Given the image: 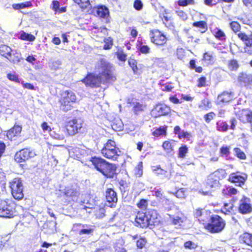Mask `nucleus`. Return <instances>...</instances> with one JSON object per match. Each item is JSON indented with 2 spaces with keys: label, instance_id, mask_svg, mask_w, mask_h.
<instances>
[{
  "label": "nucleus",
  "instance_id": "2",
  "mask_svg": "<svg viewBox=\"0 0 252 252\" xmlns=\"http://www.w3.org/2000/svg\"><path fill=\"white\" fill-rule=\"evenodd\" d=\"M120 151L116 146L115 142L109 140L101 150L102 155L106 158L115 160L119 156Z\"/></svg>",
  "mask_w": 252,
  "mask_h": 252
},
{
  "label": "nucleus",
  "instance_id": "7",
  "mask_svg": "<svg viewBox=\"0 0 252 252\" xmlns=\"http://www.w3.org/2000/svg\"><path fill=\"white\" fill-rule=\"evenodd\" d=\"M225 173L224 170L220 169L211 174L207 179V188L212 189L218 187L219 180L224 177Z\"/></svg>",
  "mask_w": 252,
  "mask_h": 252
},
{
  "label": "nucleus",
  "instance_id": "36",
  "mask_svg": "<svg viewBox=\"0 0 252 252\" xmlns=\"http://www.w3.org/2000/svg\"><path fill=\"white\" fill-rule=\"evenodd\" d=\"M20 38L23 40L32 41L34 40L35 37L34 35L25 32H23L20 35Z\"/></svg>",
  "mask_w": 252,
  "mask_h": 252
},
{
  "label": "nucleus",
  "instance_id": "16",
  "mask_svg": "<svg viewBox=\"0 0 252 252\" xmlns=\"http://www.w3.org/2000/svg\"><path fill=\"white\" fill-rule=\"evenodd\" d=\"M148 216L147 214L144 213H138L135 218V222L140 227H146L149 226V222L148 221Z\"/></svg>",
  "mask_w": 252,
  "mask_h": 252
},
{
  "label": "nucleus",
  "instance_id": "14",
  "mask_svg": "<svg viewBox=\"0 0 252 252\" xmlns=\"http://www.w3.org/2000/svg\"><path fill=\"white\" fill-rule=\"evenodd\" d=\"M234 97L232 92H224L219 95L217 99V103L220 105L225 104L231 101Z\"/></svg>",
  "mask_w": 252,
  "mask_h": 252
},
{
  "label": "nucleus",
  "instance_id": "25",
  "mask_svg": "<svg viewBox=\"0 0 252 252\" xmlns=\"http://www.w3.org/2000/svg\"><path fill=\"white\" fill-rule=\"evenodd\" d=\"M238 37L245 42L247 46H252V33L247 35L244 32H240L238 34Z\"/></svg>",
  "mask_w": 252,
  "mask_h": 252
},
{
  "label": "nucleus",
  "instance_id": "62",
  "mask_svg": "<svg viewBox=\"0 0 252 252\" xmlns=\"http://www.w3.org/2000/svg\"><path fill=\"white\" fill-rule=\"evenodd\" d=\"M147 243V241L144 238H140L137 240L136 243L137 247L139 249H142Z\"/></svg>",
  "mask_w": 252,
  "mask_h": 252
},
{
  "label": "nucleus",
  "instance_id": "46",
  "mask_svg": "<svg viewBox=\"0 0 252 252\" xmlns=\"http://www.w3.org/2000/svg\"><path fill=\"white\" fill-rule=\"evenodd\" d=\"M214 34L216 37L219 39H223L225 38V34L224 32L220 29H217L216 31L214 32Z\"/></svg>",
  "mask_w": 252,
  "mask_h": 252
},
{
  "label": "nucleus",
  "instance_id": "1",
  "mask_svg": "<svg viewBox=\"0 0 252 252\" xmlns=\"http://www.w3.org/2000/svg\"><path fill=\"white\" fill-rule=\"evenodd\" d=\"M98 71L100 76L92 74L88 75L82 81L87 86L98 87L101 83L114 81L116 78L111 73L112 66L105 60H101L97 65Z\"/></svg>",
  "mask_w": 252,
  "mask_h": 252
},
{
  "label": "nucleus",
  "instance_id": "38",
  "mask_svg": "<svg viewBox=\"0 0 252 252\" xmlns=\"http://www.w3.org/2000/svg\"><path fill=\"white\" fill-rule=\"evenodd\" d=\"M193 26L200 28L201 29V32H204L207 29V24L204 21H199L195 22L193 24Z\"/></svg>",
  "mask_w": 252,
  "mask_h": 252
},
{
  "label": "nucleus",
  "instance_id": "51",
  "mask_svg": "<svg viewBox=\"0 0 252 252\" xmlns=\"http://www.w3.org/2000/svg\"><path fill=\"white\" fill-rule=\"evenodd\" d=\"M197 244L191 241H188L185 243L184 247L186 249H188L189 250H194L197 247Z\"/></svg>",
  "mask_w": 252,
  "mask_h": 252
},
{
  "label": "nucleus",
  "instance_id": "53",
  "mask_svg": "<svg viewBox=\"0 0 252 252\" xmlns=\"http://www.w3.org/2000/svg\"><path fill=\"white\" fill-rule=\"evenodd\" d=\"M175 195L177 198H185L186 197L185 190L184 189H180L175 192Z\"/></svg>",
  "mask_w": 252,
  "mask_h": 252
},
{
  "label": "nucleus",
  "instance_id": "54",
  "mask_svg": "<svg viewBox=\"0 0 252 252\" xmlns=\"http://www.w3.org/2000/svg\"><path fill=\"white\" fill-rule=\"evenodd\" d=\"M229 68L232 70H236L238 67V64L236 60L230 61L228 63Z\"/></svg>",
  "mask_w": 252,
  "mask_h": 252
},
{
  "label": "nucleus",
  "instance_id": "6",
  "mask_svg": "<svg viewBox=\"0 0 252 252\" xmlns=\"http://www.w3.org/2000/svg\"><path fill=\"white\" fill-rule=\"evenodd\" d=\"M225 223L222 218L218 216L211 218V222L207 224L206 228L211 233H218L221 231Z\"/></svg>",
  "mask_w": 252,
  "mask_h": 252
},
{
  "label": "nucleus",
  "instance_id": "47",
  "mask_svg": "<svg viewBox=\"0 0 252 252\" xmlns=\"http://www.w3.org/2000/svg\"><path fill=\"white\" fill-rule=\"evenodd\" d=\"M199 107L202 109H207L211 107V103L208 99H204L202 100L201 103L199 105Z\"/></svg>",
  "mask_w": 252,
  "mask_h": 252
},
{
  "label": "nucleus",
  "instance_id": "34",
  "mask_svg": "<svg viewBox=\"0 0 252 252\" xmlns=\"http://www.w3.org/2000/svg\"><path fill=\"white\" fill-rule=\"evenodd\" d=\"M153 134L156 137L165 136L166 135V129L164 127H160L154 130Z\"/></svg>",
  "mask_w": 252,
  "mask_h": 252
},
{
  "label": "nucleus",
  "instance_id": "19",
  "mask_svg": "<svg viewBox=\"0 0 252 252\" xmlns=\"http://www.w3.org/2000/svg\"><path fill=\"white\" fill-rule=\"evenodd\" d=\"M116 166L114 164L107 162L102 173L108 178H113L116 174Z\"/></svg>",
  "mask_w": 252,
  "mask_h": 252
},
{
  "label": "nucleus",
  "instance_id": "63",
  "mask_svg": "<svg viewBox=\"0 0 252 252\" xmlns=\"http://www.w3.org/2000/svg\"><path fill=\"white\" fill-rule=\"evenodd\" d=\"M169 12L168 10H164V13H163L161 16L162 20L164 23L168 22L170 19V17L169 16Z\"/></svg>",
  "mask_w": 252,
  "mask_h": 252
},
{
  "label": "nucleus",
  "instance_id": "49",
  "mask_svg": "<svg viewBox=\"0 0 252 252\" xmlns=\"http://www.w3.org/2000/svg\"><path fill=\"white\" fill-rule=\"evenodd\" d=\"M118 59L123 62H125L126 59V55L121 49H119L116 52Z\"/></svg>",
  "mask_w": 252,
  "mask_h": 252
},
{
  "label": "nucleus",
  "instance_id": "42",
  "mask_svg": "<svg viewBox=\"0 0 252 252\" xmlns=\"http://www.w3.org/2000/svg\"><path fill=\"white\" fill-rule=\"evenodd\" d=\"M50 135L54 139L59 140H63L64 138V135L61 132V131H59L58 133L56 131H51L50 133Z\"/></svg>",
  "mask_w": 252,
  "mask_h": 252
},
{
  "label": "nucleus",
  "instance_id": "21",
  "mask_svg": "<svg viewBox=\"0 0 252 252\" xmlns=\"http://www.w3.org/2000/svg\"><path fill=\"white\" fill-rule=\"evenodd\" d=\"M22 131V127L19 126H14L7 132V137L9 139L13 140L14 137L19 136Z\"/></svg>",
  "mask_w": 252,
  "mask_h": 252
},
{
  "label": "nucleus",
  "instance_id": "56",
  "mask_svg": "<svg viewBox=\"0 0 252 252\" xmlns=\"http://www.w3.org/2000/svg\"><path fill=\"white\" fill-rule=\"evenodd\" d=\"M231 29L234 32H238L240 29V25L237 22H232L230 24Z\"/></svg>",
  "mask_w": 252,
  "mask_h": 252
},
{
  "label": "nucleus",
  "instance_id": "39",
  "mask_svg": "<svg viewBox=\"0 0 252 252\" xmlns=\"http://www.w3.org/2000/svg\"><path fill=\"white\" fill-rule=\"evenodd\" d=\"M233 210V204L231 203L224 204L222 212L225 214L231 213Z\"/></svg>",
  "mask_w": 252,
  "mask_h": 252
},
{
  "label": "nucleus",
  "instance_id": "15",
  "mask_svg": "<svg viewBox=\"0 0 252 252\" xmlns=\"http://www.w3.org/2000/svg\"><path fill=\"white\" fill-rule=\"evenodd\" d=\"M238 118L243 123L252 122V111L250 109H243L239 111Z\"/></svg>",
  "mask_w": 252,
  "mask_h": 252
},
{
  "label": "nucleus",
  "instance_id": "5",
  "mask_svg": "<svg viewBox=\"0 0 252 252\" xmlns=\"http://www.w3.org/2000/svg\"><path fill=\"white\" fill-rule=\"evenodd\" d=\"M13 197L17 200H21L24 197L23 187L22 181L19 178H14L9 183Z\"/></svg>",
  "mask_w": 252,
  "mask_h": 252
},
{
  "label": "nucleus",
  "instance_id": "64",
  "mask_svg": "<svg viewBox=\"0 0 252 252\" xmlns=\"http://www.w3.org/2000/svg\"><path fill=\"white\" fill-rule=\"evenodd\" d=\"M139 50L143 54H147L150 52V48L145 45L141 44Z\"/></svg>",
  "mask_w": 252,
  "mask_h": 252
},
{
  "label": "nucleus",
  "instance_id": "40",
  "mask_svg": "<svg viewBox=\"0 0 252 252\" xmlns=\"http://www.w3.org/2000/svg\"><path fill=\"white\" fill-rule=\"evenodd\" d=\"M112 127L115 131H120L123 128V124L121 120L116 121L113 123Z\"/></svg>",
  "mask_w": 252,
  "mask_h": 252
},
{
  "label": "nucleus",
  "instance_id": "43",
  "mask_svg": "<svg viewBox=\"0 0 252 252\" xmlns=\"http://www.w3.org/2000/svg\"><path fill=\"white\" fill-rule=\"evenodd\" d=\"M188 152V148L186 146H183L179 148L178 157L180 158H184Z\"/></svg>",
  "mask_w": 252,
  "mask_h": 252
},
{
  "label": "nucleus",
  "instance_id": "26",
  "mask_svg": "<svg viewBox=\"0 0 252 252\" xmlns=\"http://www.w3.org/2000/svg\"><path fill=\"white\" fill-rule=\"evenodd\" d=\"M239 80L246 86L252 85V75L242 73L239 76Z\"/></svg>",
  "mask_w": 252,
  "mask_h": 252
},
{
  "label": "nucleus",
  "instance_id": "20",
  "mask_svg": "<svg viewBox=\"0 0 252 252\" xmlns=\"http://www.w3.org/2000/svg\"><path fill=\"white\" fill-rule=\"evenodd\" d=\"M147 216H148V221L149 222V225H155L159 222V219L156 211H149L147 213Z\"/></svg>",
  "mask_w": 252,
  "mask_h": 252
},
{
  "label": "nucleus",
  "instance_id": "8",
  "mask_svg": "<svg viewBox=\"0 0 252 252\" xmlns=\"http://www.w3.org/2000/svg\"><path fill=\"white\" fill-rule=\"evenodd\" d=\"M150 37L151 42L158 45H163L167 41L165 35L158 30L151 31Z\"/></svg>",
  "mask_w": 252,
  "mask_h": 252
},
{
  "label": "nucleus",
  "instance_id": "9",
  "mask_svg": "<svg viewBox=\"0 0 252 252\" xmlns=\"http://www.w3.org/2000/svg\"><path fill=\"white\" fill-rule=\"evenodd\" d=\"M35 156L36 154L34 151L25 149L16 153L15 155V160L17 162L20 163L33 158Z\"/></svg>",
  "mask_w": 252,
  "mask_h": 252
},
{
  "label": "nucleus",
  "instance_id": "32",
  "mask_svg": "<svg viewBox=\"0 0 252 252\" xmlns=\"http://www.w3.org/2000/svg\"><path fill=\"white\" fill-rule=\"evenodd\" d=\"M12 50L9 47L5 45L0 46V54L6 58L10 55Z\"/></svg>",
  "mask_w": 252,
  "mask_h": 252
},
{
  "label": "nucleus",
  "instance_id": "33",
  "mask_svg": "<svg viewBox=\"0 0 252 252\" xmlns=\"http://www.w3.org/2000/svg\"><path fill=\"white\" fill-rule=\"evenodd\" d=\"M32 6V3L30 1H26L21 3H15L12 4V7L15 10H19Z\"/></svg>",
  "mask_w": 252,
  "mask_h": 252
},
{
  "label": "nucleus",
  "instance_id": "24",
  "mask_svg": "<svg viewBox=\"0 0 252 252\" xmlns=\"http://www.w3.org/2000/svg\"><path fill=\"white\" fill-rule=\"evenodd\" d=\"M106 199L109 203H116L117 197L115 191L112 189H108L106 192Z\"/></svg>",
  "mask_w": 252,
  "mask_h": 252
},
{
  "label": "nucleus",
  "instance_id": "48",
  "mask_svg": "<svg viewBox=\"0 0 252 252\" xmlns=\"http://www.w3.org/2000/svg\"><path fill=\"white\" fill-rule=\"evenodd\" d=\"M154 64L155 65L163 67L165 64L164 58H156L154 59Z\"/></svg>",
  "mask_w": 252,
  "mask_h": 252
},
{
  "label": "nucleus",
  "instance_id": "35",
  "mask_svg": "<svg viewBox=\"0 0 252 252\" xmlns=\"http://www.w3.org/2000/svg\"><path fill=\"white\" fill-rule=\"evenodd\" d=\"M172 143H174V141L172 142L169 141H166L163 142L162 144V148L166 151V153H169L173 150Z\"/></svg>",
  "mask_w": 252,
  "mask_h": 252
},
{
  "label": "nucleus",
  "instance_id": "61",
  "mask_svg": "<svg viewBox=\"0 0 252 252\" xmlns=\"http://www.w3.org/2000/svg\"><path fill=\"white\" fill-rule=\"evenodd\" d=\"M134 8L137 10H141L143 7V3L141 0H135L133 3Z\"/></svg>",
  "mask_w": 252,
  "mask_h": 252
},
{
  "label": "nucleus",
  "instance_id": "23",
  "mask_svg": "<svg viewBox=\"0 0 252 252\" xmlns=\"http://www.w3.org/2000/svg\"><path fill=\"white\" fill-rule=\"evenodd\" d=\"M6 58L14 63H18L21 59V55L17 50H12Z\"/></svg>",
  "mask_w": 252,
  "mask_h": 252
},
{
  "label": "nucleus",
  "instance_id": "41",
  "mask_svg": "<svg viewBox=\"0 0 252 252\" xmlns=\"http://www.w3.org/2000/svg\"><path fill=\"white\" fill-rule=\"evenodd\" d=\"M235 156L240 159H245L246 156L245 154L239 148H235L234 149Z\"/></svg>",
  "mask_w": 252,
  "mask_h": 252
},
{
  "label": "nucleus",
  "instance_id": "27",
  "mask_svg": "<svg viewBox=\"0 0 252 252\" xmlns=\"http://www.w3.org/2000/svg\"><path fill=\"white\" fill-rule=\"evenodd\" d=\"M96 13L100 17L106 18L109 15V11L107 7L104 5H100L97 7Z\"/></svg>",
  "mask_w": 252,
  "mask_h": 252
},
{
  "label": "nucleus",
  "instance_id": "11",
  "mask_svg": "<svg viewBox=\"0 0 252 252\" xmlns=\"http://www.w3.org/2000/svg\"><path fill=\"white\" fill-rule=\"evenodd\" d=\"M247 179V175L244 173H231L228 178V181L235 184L236 186H241L243 185Z\"/></svg>",
  "mask_w": 252,
  "mask_h": 252
},
{
  "label": "nucleus",
  "instance_id": "52",
  "mask_svg": "<svg viewBox=\"0 0 252 252\" xmlns=\"http://www.w3.org/2000/svg\"><path fill=\"white\" fill-rule=\"evenodd\" d=\"M128 64L132 68L133 72L136 73L138 70L136 61L132 59H130L128 60Z\"/></svg>",
  "mask_w": 252,
  "mask_h": 252
},
{
  "label": "nucleus",
  "instance_id": "18",
  "mask_svg": "<svg viewBox=\"0 0 252 252\" xmlns=\"http://www.w3.org/2000/svg\"><path fill=\"white\" fill-rule=\"evenodd\" d=\"M239 211L242 214H247L251 212L252 206L250 203V200L248 198H244L240 200Z\"/></svg>",
  "mask_w": 252,
  "mask_h": 252
},
{
  "label": "nucleus",
  "instance_id": "28",
  "mask_svg": "<svg viewBox=\"0 0 252 252\" xmlns=\"http://www.w3.org/2000/svg\"><path fill=\"white\" fill-rule=\"evenodd\" d=\"M152 170L157 175H162L165 179H169L170 176L167 171L161 169L159 166H155L152 167Z\"/></svg>",
  "mask_w": 252,
  "mask_h": 252
},
{
  "label": "nucleus",
  "instance_id": "12",
  "mask_svg": "<svg viewBox=\"0 0 252 252\" xmlns=\"http://www.w3.org/2000/svg\"><path fill=\"white\" fill-rule=\"evenodd\" d=\"M82 127V123L76 119L68 122L66 126V131L69 135L76 134Z\"/></svg>",
  "mask_w": 252,
  "mask_h": 252
},
{
  "label": "nucleus",
  "instance_id": "30",
  "mask_svg": "<svg viewBox=\"0 0 252 252\" xmlns=\"http://www.w3.org/2000/svg\"><path fill=\"white\" fill-rule=\"evenodd\" d=\"M213 53L209 51L204 54L203 61L207 64H211L213 63Z\"/></svg>",
  "mask_w": 252,
  "mask_h": 252
},
{
  "label": "nucleus",
  "instance_id": "3",
  "mask_svg": "<svg viewBox=\"0 0 252 252\" xmlns=\"http://www.w3.org/2000/svg\"><path fill=\"white\" fill-rule=\"evenodd\" d=\"M15 204L10 201H0V217L11 218L16 216Z\"/></svg>",
  "mask_w": 252,
  "mask_h": 252
},
{
  "label": "nucleus",
  "instance_id": "10",
  "mask_svg": "<svg viewBox=\"0 0 252 252\" xmlns=\"http://www.w3.org/2000/svg\"><path fill=\"white\" fill-rule=\"evenodd\" d=\"M170 112V108L167 105L159 103L157 104L151 111V115L155 118L168 115Z\"/></svg>",
  "mask_w": 252,
  "mask_h": 252
},
{
  "label": "nucleus",
  "instance_id": "13",
  "mask_svg": "<svg viewBox=\"0 0 252 252\" xmlns=\"http://www.w3.org/2000/svg\"><path fill=\"white\" fill-rule=\"evenodd\" d=\"M168 220L177 227H181L186 220L187 218L182 213H177L175 215H168Z\"/></svg>",
  "mask_w": 252,
  "mask_h": 252
},
{
  "label": "nucleus",
  "instance_id": "17",
  "mask_svg": "<svg viewBox=\"0 0 252 252\" xmlns=\"http://www.w3.org/2000/svg\"><path fill=\"white\" fill-rule=\"evenodd\" d=\"M90 161L94 166V168L101 173L102 172V170L105 166H106V164L107 163L104 159L96 157L92 158Z\"/></svg>",
  "mask_w": 252,
  "mask_h": 252
},
{
  "label": "nucleus",
  "instance_id": "59",
  "mask_svg": "<svg viewBox=\"0 0 252 252\" xmlns=\"http://www.w3.org/2000/svg\"><path fill=\"white\" fill-rule=\"evenodd\" d=\"M230 147L227 146H223L220 149V153L222 156H228L229 154Z\"/></svg>",
  "mask_w": 252,
  "mask_h": 252
},
{
  "label": "nucleus",
  "instance_id": "37",
  "mask_svg": "<svg viewBox=\"0 0 252 252\" xmlns=\"http://www.w3.org/2000/svg\"><path fill=\"white\" fill-rule=\"evenodd\" d=\"M81 8H87L90 5L89 0H73Z\"/></svg>",
  "mask_w": 252,
  "mask_h": 252
},
{
  "label": "nucleus",
  "instance_id": "58",
  "mask_svg": "<svg viewBox=\"0 0 252 252\" xmlns=\"http://www.w3.org/2000/svg\"><path fill=\"white\" fill-rule=\"evenodd\" d=\"M194 3L193 0H179L178 4L180 6H187L189 4H192Z\"/></svg>",
  "mask_w": 252,
  "mask_h": 252
},
{
  "label": "nucleus",
  "instance_id": "29",
  "mask_svg": "<svg viewBox=\"0 0 252 252\" xmlns=\"http://www.w3.org/2000/svg\"><path fill=\"white\" fill-rule=\"evenodd\" d=\"M240 241L247 245L252 247V235L248 233H245L242 234L240 238Z\"/></svg>",
  "mask_w": 252,
  "mask_h": 252
},
{
  "label": "nucleus",
  "instance_id": "22",
  "mask_svg": "<svg viewBox=\"0 0 252 252\" xmlns=\"http://www.w3.org/2000/svg\"><path fill=\"white\" fill-rule=\"evenodd\" d=\"M63 193L67 197H77L79 195L77 188L73 186L66 187L64 189Z\"/></svg>",
  "mask_w": 252,
  "mask_h": 252
},
{
  "label": "nucleus",
  "instance_id": "60",
  "mask_svg": "<svg viewBox=\"0 0 252 252\" xmlns=\"http://www.w3.org/2000/svg\"><path fill=\"white\" fill-rule=\"evenodd\" d=\"M191 136L190 133L187 131H182L178 133V137L180 139L187 138L189 140Z\"/></svg>",
  "mask_w": 252,
  "mask_h": 252
},
{
  "label": "nucleus",
  "instance_id": "44",
  "mask_svg": "<svg viewBox=\"0 0 252 252\" xmlns=\"http://www.w3.org/2000/svg\"><path fill=\"white\" fill-rule=\"evenodd\" d=\"M104 45L103 47V49L105 50L110 49L113 45V39L111 37H109L107 38H105L104 39Z\"/></svg>",
  "mask_w": 252,
  "mask_h": 252
},
{
  "label": "nucleus",
  "instance_id": "50",
  "mask_svg": "<svg viewBox=\"0 0 252 252\" xmlns=\"http://www.w3.org/2000/svg\"><path fill=\"white\" fill-rule=\"evenodd\" d=\"M142 162H140L135 169V174L137 177H141L143 174Z\"/></svg>",
  "mask_w": 252,
  "mask_h": 252
},
{
  "label": "nucleus",
  "instance_id": "31",
  "mask_svg": "<svg viewBox=\"0 0 252 252\" xmlns=\"http://www.w3.org/2000/svg\"><path fill=\"white\" fill-rule=\"evenodd\" d=\"M133 109L135 114H138L143 111L146 108V105L140 102H134L133 103Z\"/></svg>",
  "mask_w": 252,
  "mask_h": 252
},
{
  "label": "nucleus",
  "instance_id": "55",
  "mask_svg": "<svg viewBox=\"0 0 252 252\" xmlns=\"http://www.w3.org/2000/svg\"><path fill=\"white\" fill-rule=\"evenodd\" d=\"M218 130L220 131H226L228 129V125L225 123L218 124Z\"/></svg>",
  "mask_w": 252,
  "mask_h": 252
},
{
  "label": "nucleus",
  "instance_id": "57",
  "mask_svg": "<svg viewBox=\"0 0 252 252\" xmlns=\"http://www.w3.org/2000/svg\"><path fill=\"white\" fill-rule=\"evenodd\" d=\"M147 200L144 199L140 200V202L138 203H137L138 207L143 210L147 208Z\"/></svg>",
  "mask_w": 252,
  "mask_h": 252
},
{
  "label": "nucleus",
  "instance_id": "45",
  "mask_svg": "<svg viewBox=\"0 0 252 252\" xmlns=\"http://www.w3.org/2000/svg\"><path fill=\"white\" fill-rule=\"evenodd\" d=\"M155 196L157 198L160 199L162 202H165V203H168L169 204L171 203V202L168 199L165 198L163 196L162 193L158 190H157V191H155Z\"/></svg>",
  "mask_w": 252,
  "mask_h": 252
},
{
  "label": "nucleus",
  "instance_id": "4",
  "mask_svg": "<svg viewBox=\"0 0 252 252\" xmlns=\"http://www.w3.org/2000/svg\"><path fill=\"white\" fill-rule=\"evenodd\" d=\"M76 100V95L72 91H63L61 94V97L60 99L61 109L64 111L70 110L72 107V103L75 102Z\"/></svg>",
  "mask_w": 252,
  "mask_h": 252
}]
</instances>
